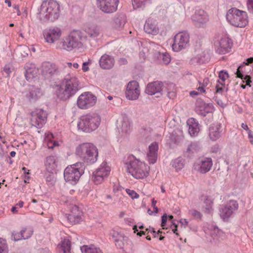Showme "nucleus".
I'll return each mask as SVG.
<instances>
[{"label": "nucleus", "instance_id": "f257e3e1", "mask_svg": "<svg viewBox=\"0 0 253 253\" xmlns=\"http://www.w3.org/2000/svg\"><path fill=\"white\" fill-rule=\"evenodd\" d=\"M58 98L67 100L75 95L79 89V81L74 76H66L55 86Z\"/></svg>", "mask_w": 253, "mask_h": 253}, {"label": "nucleus", "instance_id": "f03ea898", "mask_svg": "<svg viewBox=\"0 0 253 253\" xmlns=\"http://www.w3.org/2000/svg\"><path fill=\"white\" fill-rule=\"evenodd\" d=\"M126 171L136 179H142L149 174V167L144 162L130 156L125 164Z\"/></svg>", "mask_w": 253, "mask_h": 253}, {"label": "nucleus", "instance_id": "7ed1b4c3", "mask_svg": "<svg viewBox=\"0 0 253 253\" xmlns=\"http://www.w3.org/2000/svg\"><path fill=\"white\" fill-rule=\"evenodd\" d=\"M76 154L84 162L93 164L97 161L98 150L92 143H83L77 147Z\"/></svg>", "mask_w": 253, "mask_h": 253}, {"label": "nucleus", "instance_id": "20e7f679", "mask_svg": "<svg viewBox=\"0 0 253 253\" xmlns=\"http://www.w3.org/2000/svg\"><path fill=\"white\" fill-rule=\"evenodd\" d=\"M86 39L87 37L84 35L81 31L73 30L64 39L62 42L63 48L71 51L74 48H81Z\"/></svg>", "mask_w": 253, "mask_h": 253}, {"label": "nucleus", "instance_id": "39448f33", "mask_svg": "<svg viewBox=\"0 0 253 253\" xmlns=\"http://www.w3.org/2000/svg\"><path fill=\"white\" fill-rule=\"evenodd\" d=\"M226 19L232 25L237 27H244L248 23L247 12L235 7L231 8L228 10Z\"/></svg>", "mask_w": 253, "mask_h": 253}, {"label": "nucleus", "instance_id": "423d86ee", "mask_svg": "<svg viewBox=\"0 0 253 253\" xmlns=\"http://www.w3.org/2000/svg\"><path fill=\"white\" fill-rule=\"evenodd\" d=\"M101 118L97 114H87L81 118L78 127L84 132H90L99 126Z\"/></svg>", "mask_w": 253, "mask_h": 253}, {"label": "nucleus", "instance_id": "0eeeda50", "mask_svg": "<svg viewBox=\"0 0 253 253\" xmlns=\"http://www.w3.org/2000/svg\"><path fill=\"white\" fill-rule=\"evenodd\" d=\"M85 166L83 163H77L68 166L64 170V177L66 182L75 184L84 173Z\"/></svg>", "mask_w": 253, "mask_h": 253}, {"label": "nucleus", "instance_id": "6e6552de", "mask_svg": "<svg viewBox=\"0 0 253 253\" xmlns=\"http://www.w3.org/2000/svg\"><path fill=\"white\" fill-rule=\"evenodd\" d=\"M189 42V35L186 32H180L177 34L173 38L172 45V49L175 51H179L187 47Z\"/></svg>", "mask_w": 253, "mask_h": 253}, {"label": "nucleus", "instance_id": "1a4fd4ad", "mask_svg": "<svg viewBox=\"0 0 253 253\" xmlns=\"http://www.w3.org/2000/svg\"><path fill=\"white\" fill-rule=\"evenodd\" d=\"M43 36L46 42L53 44L60 40L62 30L57 27H51L43 30Z\"/></svg>", "mask_w": 253, "mask_h": 253}, {"label": "nucleus", "instance_id": "9d476101", "mask_svg": "<svg viewBox=\"0 0 253 253\" xmlns=\"http://www.w3.org/2000/svg\"><path fill=\"white\" fill-rule=\"evenodd\" d=\"M31 123L37 128H42L45 123L47 114L42 109H36L31 113Z\"/></svg>", "mask_w": 253, "mask_h": 253}, {"label": "nucleus", "instance_id": "9b49d317", "mask_svg": "<svg viewBox=\"0 0 253 253\" xmlns=\"http://www.w3.org/2000/svg\"><path fill=\"white\" fill-rule=\"evenodd\" d=\"M96 97L89 92H85L81 94L77 100V105L82 109H86L95 105Z\"/></svg>", "mask_w": 253, "mask_h": 253}, {"label": "nucleus", "instance_id": "f8f14e48", "mask_svg": "<svg viewBox=\"0 0 253 253\" xmlns=\"http://www.w3.org/2000/svg\"><path fill=\"white\" fill-rule=\"evenodd\" d=\"M238 203L235 200H230L223 206L219 210L220 217L224 221H227L231 215L238 209Z\"/></svg>", "mask_w": 253, "mask_h": 253}, {"label": "nucleus", "instance_id": "ddd939ff", "mask_svg": "<svg viewBox=\"0 0 253 253\" xmlns=\"http://www.w3.org/2000/svg\"><path fill=\"white\" fill-rule=\"evenodd\" d=\"M99 9L104 13H112L115 12L119 4V0H97Z\"/></svg>", "mask_w": 253, "mask_h": 253}, {"label": "nucleus", "instance_id": "4468645a", "mask_svg": "<svg viewBox=\"0 0 253 253\" xmlns=\"http://www.w3.org/2000/svg\"><path fill=\"white\" fill-rule=\"evenodd\" d=\"M140 95L139 85L137 82L133 81L129 82L126 86V96L130 100L137 99Z\"/></svg>", "mask_w": 253, "mask_h": 253}, {"label": "nucleus", "instance_id": "2eb2a0df", "mask_svg": "<svg viewBox=\"0 0 253 253\" xmlns=\"http://www.w3.org/2000/svg\"><path fill=\"white\" fill-rule=\"evenodd\" d=\"M212 166V161L211 158L200 159L195 164V169L201 173L209 171Z\"/></svg>", "mask_w": 253, "mask_h": 253}, {"label": "nucleus", "instance_id": "dca6fc26", "mask_svg": "<svg viewBox=\"0 0 253 253\" xmlns=\"http://www.w3.org/2000/svg\"><path fill=\"white\" fill-rule=\"evenodd\" d=\"M42 75L47 79H50L53 76L59 74L56 66L49 62H44L41 67Z\"/></svg>", "mask_w": 253, "mask_h": 253}, {"label": "nucleus", "instance_id": "f3484780", "mask_svg": "<svg viewBox=\"0 0 253 253\" xmlns=\"http://www.w3.org/2000/svg\"><path fill=\"white\" fill-rule=\"evenodd\" d=\"M191 18L197 27H203L209 20L207 13L201 9L197 10Z\"/></svg>", "mask_w": 253, "mask_h": 253}, {"label": "nucleus", "instance_id": "a211bd4d", "mask_svg": "<svg viewBox=\"0 0 253 253\" xmlns=\"http://www.w3.org/2000/svg\"><path fill=\"white\" fill-rule=\"evenodd\" d=\"M46 10L49 13L51 20H54L58 18L60 13V6L57 1L54 0H46Z\"/></svg>", "mask_w": 253, "mask_h": 253}, {"label": "nucleus", "instance_id": "6ab92c4d", "mask_svg": "<svg viewBox=\"0 0 253 253\" xmlns=\"http://www.w3.org/2000/svg\"><path fill=\"white\" fill-rule=\"evenodd\" d=\"M163 83L161 82L155 81L149 83L145 89V92L150 95L157 94L156 97H160L162 95Z\"/></svg>", "mask_w": 253, "mask_h": 253}, {"label": "nucleus", "instance_id": "aec40b11", "mask_svg": "<svg viewBox=\"0 0 253 253\" xmlns=\"http://www.w3.org/2000/svg\"><path fill=\"white\" fill-rule=\"evenodd\" d=\"M84 31L92 39H95L101 35L100 28L94 23H87L84 27Z\"/></svg>", "mask_w": 253, "mask_h": 253}, {"label": "nucleus", "instance_id": "412c9836", "mask_svg": "<svg viewBox=\"0 0 253 253\" xmlns=\"http://www.w3.org/2000/svg\"><path fill=\"white\" fill-rule=\"evenodd\" d=\"M112 237L114 239L115 245L118 248H123L125 246V243L127 245L129 244L132 245V242L128 240L127 237L117 232H113Z\"/></svg>", "mask_w": 253, "mask_h": 253}, {"label": "nucleus", "instance_id": "4be33fe9", "mask_svg": "<svg viewBox=\"0 0 253 253\" xmlns=\"http://www.w3.org/2000/svg\"><path fill=\"white\" fill-rule=\"evenodd\" d=\"M114 64V57L107 54L103 55L99 60V65L103 69H110L113 67Z\"/></svg>", "mask_w": 253, "mask_h": 253}, {"label": "nucleus", "instance_id": "5701e85b", "mask_svg": "<svg viewBox=\"0 0 253 253\" xmlns=\"http://www.w3.org/2000/svg\"><path fill=\"white\" fill-rule=\"evenodd\" d=\"M218 46L217 50L220 54H225L229 51L231 46L230 40L226 36L220 38L219 41L216 44Z\"/></svg>", "mask_w": 253, "mask_h": 253}, {"label": "nucleus", "instance_id": "b1692460", "mask_svg": "<svg viewBox=\"0 0 253 253\" xmlns=\"http://www.w3.org/2000/svg\"><path fill=\"white\" fill-rule=\"evenodd\" d=\"M158 144L153 142L149 146V151L147 157L150 164H154L156 162L158 157Z\"/></svg>", "mask_w": 253, "mask_h": 253}, {"label": "nucleus", "instance_id": "393cba45", "mask_svg": "<svg viewBox=\"0 0 253 253\" xmlns=\"http://www.w3.org/2000/svg\"><path fill=\"white\" fill-rule=\"evenodd\" d=\"M131 124L130 118L126 115H123L122 119L119 125L118 129L119 131L123 133H127L129 132L131 130Z\"/></svg>", "mask_w": 253, "mask_h": 253}, {"label": "nucleus", "instance_id": "a878e982", "mask_svg": "<svg viewBox=\"0 0 253 253\" xmlns=\"http://www.w3.org/2000/svg\"><path fill=\"white\" fill-rule=\"evenodd\" d=\"M25 77L28 81H31L37 74L38 69L36 68L35 65L31 63H27L25 66Z\"/></svg>", "mask_w": 253, "mask_h": 253}, {"label": "nucleus", "instance_id": "bb28decb", "mask_svg": "<svg viewBox=\"0 0 253 253\" xmlns=\"http://www.w3.org/2000/svg\"><path fill=\"white\" fill-rule=\"evenodd\" d=\"M33 231L31 228H24L20 232L13 233L12 237L14 240L16 241L21 239H27L29 238L33 234Z\"/></svg>", "mask_w": 253, "mask_h": 253}, {"label": "nucleus", "instance_id": "cd10ccee", "mask_svg": "<svg viewBox=\"0 0 253 253\" xmlns=\"http://www.w3.org/2000/svg\"><path fill=\"white\" fill-rule=\"evenodd\" d=\"M221 125L220 124H212L209 128V136L211 140L215 141L221 136Z\"/></svg>", "mask_w": 253, "mask_h": 253}, {"label": "nucleus", "instance_id": "c85d7f7f", "mask_svg": "<svg viewBox=\"0 0 253 253\" xmlns=\"http://www.w3.org/2000/svg\"><path fill=\"white\" fill-rule=\"evenodd\" d=\"M187 124L189 126L188 132L191 136H195L199 130V126L198 122L193 118L189 119L187 121Z\"/></svg>", "mask_w": 253, "mask_h": 253}, {"label": "nucleus", "instance_id": "c756f323", "mask_svg": "<svg viewBox=\"0 0 253 253\" xmlns=\"http://www.w3.org/2000/svg\"><path fill=\"white\" fill-rule=\"evenodd\" d=\"M218 77L221 81H218L216 85V93L221 94L223 91V87L224 86V82L229 77L228 73L226 71H221L219 73Z\"/></svg>", "mask_w": 253, "mask_h": 253}, {"label": "nucleus", "instance_id": "7c9ffc66", "mask_svg": "<svg viewBox=\"0 0 253 253\" xmlns=\"http://www.w3.org/2000/svg\"><path fill=\"white\" fill-rule=\"evenodd\" d=\"M47 1L42 2L38 13L39 18L42 21L45 22L50 19V16L46 10Z\"/></svg>", "mask_w": 253, "mask_h": 253}, {"label": "nucleus", "instance_id": "2f4dec72", "mask_svg": "<svg viewBox=\"0 0 253 253\" xmlns=\"http://www.w3.org/2000/svg\"><path fill=\"white\" fill-rule=\"evenodd\" d=\"M144 30L149 34L156 35L158 33L159 29L154 22L148 19L144 26Z\"/></svg>", "mask_w": 253, "mask_h": 253}, {"label": "nucleus", "instance_id": "473e14b6", "mask_svg": "<svg viewBox=\"0 0 253 253\" xmlns=\"http://www.w3.org/2000/svg\"><path fill=\"white\" fill-rule=\"evenodd\" d=\"M45 166L49 172H52L57 167V158L54 156H49L46 159Z\"/></svg>", "mask_w": 253, "mask_h": 253}, {"label": "nucleus", "instance_id": "72a5a7b5", "mask_svg": "<svg viewBox=\"0 0 253 253\" xmlns=\"http://www.w3.org/2000/svg\"><path fill=\"white\" fill-rule=\"evenodd\" d=\"M76 211H78L79 208L77 206H74L72 210V213L66 217L67 219L70 222L71 224L78 223L81 220V216L75 214Z\"/></svg>", "mask_w": 253, "mask_h": 253}, {"label": "nucleus", "instance_id": "f704fd0d", "mask_svg": "<svg viewBox=\"0 0 253 253\" xmlns=\"http://www.w3.org/2000/svg\"><path fill=\"white\" fill-rule=\"evenodd\" d=\"M126 22V16L123 14H121L115 17L113 23V26L116 29H120L124 27Z\"/></svg>", "mask_w": 253, "mask_h": 253}, {"label": "nucleus", "instance_id": "c9c22d12", "mask_svg": "<svg viewBox=\"0 0 253 253\" xmlns=\"http://www.w3.org/2000/svg\"><path fill=\"white\" fill-rule=\"evenodd\" d=\"M202 200L204 201L203 208L205 209V212L207 213H211L212 211V201L208 196L202 197Z\"/></svg>", "mask_w": 253, "mask_h": 253}, {"label": "nucleus", "instance_id": "e433bc0d", "mask_svg": "<svg viewBox=\"0 0 253 253\" xmlns=\"http://www.w3.org/2000/svg\"><path fill=\"white\" fill-rule=\"evenodd\" d=\"M111 170L110 167L106 162H103L100 167L95 171V172L100 173V174L106 177L108 176Z\"/></svg>", "mask_w": 253, "mask_h": 253}, {"label": "nucleus", "instance_id": "4c0bfd02", "mask_svg": "<svg viewBox=\"0 0 253 253\" xmlns=\"http://www.w3.org/2000/svg\"><path fill=\"white\" fill-rule=\"evenodd\" d=\"M209 59V56H207L204 52H202L201 53L199 54L197 56L191 59V62L192 64H203L208 62Z\"/></svg>", "mask_w": 253, "mask_h": 253}, {"label": "nucleus", "instance_id": "58836bf2", "mask_svg": "<svg viewBox=\"0 0 253 253\" xmlns=\"http://www.w3.org/2000/svg\"><path fill=\"white\" fill-rule=\"evenodd\" d=\"M82 253H103L101 250L94 245L84 246L81 248Z\"/></svg>", "mask_w": 253, "mask_h": 253}, {"label": "nucleus", "instance_id": "ea45409f", "mask_svg": "<svg viewBox=\"0 0 253 253\" xmlns=\"http://www.w3.org/2000/svg\"><path fill=\"white\" fill-rule=\"evenodd\" d=\"M201 149L200 144L198 142H192L189 145H188L186 152L189 153V154H193L199 152Z\"/></svg>", "mask_w": 253, "mask_h": 253}, {"label": "nucleus", "instance_id": "a19ab883", "mask_svg": "<svg viewBox=\"0 0 253 253\" xmlns=\"http://www.w3.org/2000/svg\"><path fill=\"white\" fill-rule=\"evenodd\" d=\"M184 166V160L179 157L172 162V166L174 168L176 171L180 170Z\"/></svg>", "mask_w": 253, "mask_h": 253}, {"label": "nucleus", "instance_id": "79ce46f5", "mask_svg": "<svg viewBox=\"0 0 253 253\" xmlns=\"http://www.w3.org/2000/svg\"><path fill=\"white\" fill-rule=\"evenodd\" d=\"M61 248L63 253H70L71 242L69 239H64L61 241Z\"/></svg>", "mask_w": 253, "mask_h": 253}, {"label": "nucleus", "instance_id": "37998d69", "mask_svg": "<svg viewBox=\"0 0 253 253\" xmlns=\"http://www.w3.org/2000/svg\"><path fill=\"white\" fill-rule=\"evenodd\" d=\"M242 67L241 66H239L237 69L236 72L237 77L244 80V82H246V85L251 86L250 83H251V77L249 75H246L244 77L243 74L240 72V69Z\"/></svg>", "mask_w": 253, "mask_h": 253}, {"label": "nucleus", "instance_id": "c03bdc74", "mask_svg": "<svg viewBox=\"0 0 253 253\" xmlns=\"http://www.w3.org/2000/svg\"><path fill=\"white\" fill-rule=\"evenodd\" d=\"M100 173L93 172L92 179L96 184H98L103 182L105 177L100 174Z\"/></svg>", "mask_w": 253, "mask_h": 253}, {"label": "nucleus", "instance_id": "a18cd8bd", "mask_svg": "<svg viewBox=\"0 0 253 253\" xmlns=\"http://www.w3.org/2000/svg\"><path fill=\"white\" fill-rule=\"evenodd\" d=\"M42 95V92L40 89L36 88L32 89L29 93V97L31 99L36 100Z\"/></svg>", "mask_w": 253, "mask_h": 253}, {"label": "nucleus", "instance_id": "49530a36", "mask_svg": "<svg viewBox=\"0 0 253 253\" xmlns=\"http://www.w3.org/2000/svg\"><path fill=\"white\" fill-rule=\"evenodd\" d=\"M159 58L161 59L162 63L165 65L169 64L171 60L170 56L168 52L160 54Z\"/></svg>", "mask_w": 253, "mask_h": 253}, {"label": "nucleus", "instance_id": "de8ad7c7", "mask_svg": "<svg viewBox=\"0 0 253 253\" xmlns=\"http://www.w3.org/2000/svg\"><path fill=\"white\" fill-rule=\"evenodd\" d=\"M202 104H204V106L201 107L200 112L199 113L203 116H206L207 114L211 112L212 108L209 105H206L205 103L201 102Z\"/></svg>", "mask_w": 253, "mask_h": 253}, {"label": "nucleus", "instance_id": "09e8293b", "mask_svg": "<svg viewBox=\"0 0 253 253\" xmlns=\"http://www.w3.org/2000/svg\"><path fill=\"white\" fill-rule=\"evenodd\" d=\"M0 253H8L6 241L2 239H0Z\"/></svg>", "mask_w": 253, "mask_h": 253}, {"label": "nucleus", "instance_id": "8fccbe9b", "mask_svg": "<svg viewBox=\"0 0 253 253\" xmlns=\"http://www.w3.org/2000/svg\"><path fill=\"white\" fill-rule=\"evenodd\" d=\"M147 0H132V4L134 8H138L144 5Z\"/></svg>", "mask_w": 253, "mask_h": 253}, {"label": "nucleus", "instance_id": "3c124183", "mask_svg": "<svg viewBox=\"0 0 253 253\" xmlns=\"http://www.w3.org/2000/svg\"><path fill=\"white\" fill-rule=\"evenodd\" d=\"M189 213L194 217V218L196 219H201L202 217V213L195 210V209H192L189 211Z\"/></svg>", "mask_w": 253, "mask_h": 253}, {"label": "nucleus", "instance_id": "603ef678", "mask_svg": "<svg viewBox=\"0 0 253 253\" xmlns=\"http://www.w3.org/2000/svg\"><path fill=\"white\" fill-rule=\"evenodd\" d=\"M126 192L133 199H137L139 197V195L137 193H136L134 190L126 189Z\"/></svg>", "mask_w": 253, "mask_h": 253}, {"label": "nucleus", "instance_id": "864d4df0", "mask_svg": "<svg viewBox=\"0 0 253 253\" xmlns=\"http://www.w3.org/2000/svg\"><path fill=\"white\" fill-rule=\"evenodd\" d=\"M168 216L167 215V214H164L162 217V223H161V226L162 227H164L166 224V222H167V219H168Z\"/></svg>", "mask_w": 253, "mask_h": 253}, {"label": "nucleus", "instance_id": "5fc2aeb1", "mask_svg": "<svg viewBox=\"0 0 253 253\" xmlns=\"http://www.w3.org/2000/svg\"><path fill=\"white\" fill-rule=\"evenodd\" d=\"M247 6L248 9L253 12V0H248Z\"/></svg>", "mask_w": 253, "mask_h": 253}, {"label": "nucleus", "instance_id": "6e6d98bb", "mask_svg": "<svg viewBox=\"0 0 253 253\" xmlns=\"http://www.w3.org/2000/svg\"><path fill=\"white\" fill-rule=\"evenodd\" d=\"M200 85H202L204 87L207 86L209 83V80L207 78H205L203 79V83H201L200 82H199Z\"/></svg>", "mask_w": 253, "mask_h": 253}, {"label": "nucleus", "instance_id": "4d7b16f0", "mask_svg": "<svg viewBox=\"0 0 253 253\" xmlns=\"http://www.w3.org/2000/svg\"><path fill=\"white\" fill-rule=\"evenodd\" d=\"M248 138L250 140V143L253 145V132L251 130H249V132H248Z\"/></svg>", "mask_w": 253, "mask_h": 253}, {"label": "nucleus", "instance_id": "13d9d810", "mask_svg": "<svg viewBox=\"0 0 253 253\" xmlns=\"http://www.w3.org/2000/svg\"><path fill=\"white\" fill-rule=\"evenodd\" d=\"M213 231H214V233H218L219 236H221L223 235L222 231L218 228L216 226L214 227Z\"/></svg>", "mask_w": 253, "mask_h": 253}, {"label": "nucleus", "instance_id": "bf43d9fd", "mask_svg": "<svg viewBox=\"0 0 253 253\" xmlns=\"http://www.w3.org/2000/svg\"><path fill=\"white\" fill-rule=\"evenodd\" d=\"M119 63L120 65H126L127 63V61L125 58H121L119 60Z\"/></svg>", "mask_w": 253, "mask_h": 253}, {"label": "nucleus", "instance_id": "052dcab7", "mask_svg": "<svg viewBox=\"0 0 253 253\" xmlns=\"http://www.w3.org/2000/svg\"><path fill=\"white\" fill-rule=\"evenodd\" d=\"M88 64V62H85L83 63L82 70L84 72L87 71L89 70V68L87 67Z\"/></svg>", "mask_w": 253, "mask_h": 253}, {"label": "nucleus", "instance_id": "680f3d73", "mask_svg": "<svg viewBox=\"0 0 253 253\" xmlns=\"http://www.w3.org/2000/svg\"><path fill=\"white\" fill-rule=\"evenodd\" d=\"M174 228H172V231L174 234H175L176 235L179 236L178 233L177 232V225L175 224L174 223L172 222V225Z\"/></svg>", "mask_w": 253, "mask_h": 253}, {"label": "nucleus", "instance_id": "e2e57ef3", "mask_svg": "<svg viewBox=\"0 0 253 253\" xmlns=\"http://www.w3.org/2000/svg\"><path fill=\"white\" fill-rule=\"evenodd\" d=\"M246 61V62H244V64H245L246 65H249V64L253 62V57H250L248 58Z\"/></svg>", "mask_w": 253, "mask_h": 253}, {"label": "nucleus", "instance_id": "0e129e2a", "mask_svg": "<svg viewBox=\"0 0 253 253\" xmlns=\"http://www.w3.org/2000/svg\"><path fill=\"white\" fill-rule=\"evenodd\" d=\"M205 87L203 86V85H200L197 88V89L200 92L203 93L205 92V90L204 89Z\"/></svg>", "mask_w": 253, "mask_h": 253}, {"label": "nucleus", "instance_id": "69168bd1", "mask_svg": "<svg viewBox=\"0 0 253 253\" xmlns=\"http://www.w3.org/2000/svg\"><path fill=\"white\" fill-rule=\"evenodd\" d=\"M3 71L5 73H6L8 75H9L10 74V73L11 72L10 68H9V67L7 66H5L4 67Z\"/></svg>", "mask_w": 253, "mask_h": 253}, {"label": "nucleus", "instance_id": "338daca9", "mask_svg": "<svg viewBox=\"0 0 253 253\" xmlns=\"http://www.w3.org/2000/svg\"><path fill=\"white\" fill-rule=\"evenodd\" d=\"M241 126L244 130H246L248 131V132H249V130H250V129H249L247 124L242 123L241 125Z\"/></svg>", "mask_w": 253, "mask_h": 253}, {"label": "nucleus", "instance_id": "774afa93", "mask_svg": "<svg viewBox=\"0 0 253 253\" xmlns=\"http://www.w3.org/2000/svg\"><path fill=\"white\" fill-rule=\"evenodd\" d=\"M174 96H175V92H168L167 93V96L169 98H171Z\"/></svg>", "mask_w": 253, "mask_h": 253}]
</instances>
